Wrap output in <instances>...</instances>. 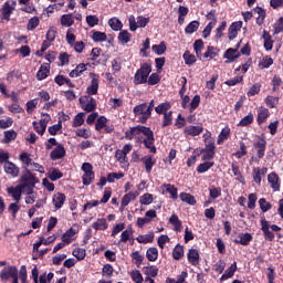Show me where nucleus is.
Listing matches in <instances>:
<instances>
[{"mask_svg":"<svg viewBox=\"0 0 283 283\" xmlns=\"http://www.w3.org/2000/svg\"><path fill=\"white\" fill-rule=\"evenodd\" d=\"M19 186L21 187V192L25 193V196L34 193V186L30 184H20Z\"/></svg>","mask_w":283,"mask_h":283,"instance_id":"nucleus-54","label":"nucleus"},{"mask_svg":"<svg viewBox=\"0 0 283 283\" xmlns=\"http://www.w3.org/2000/svg\"><path fill=\"white\" fill-rule=\"evenodd\" d=\"M115 158L119 161L122 169H127L129 167V161H127V155L122 153L120 149L116 150Z\"/></svg>","mask_w":283,"mask_h":283,"instance_id":"nucleus-20","label":"nucleus"},{"mask_svg":"<svg viewBox=\"0 0 283 283\" xmlns=\"http://www.w3.org/2000/svg\"><path fill=\"white\" fill-rule=\"evenodd\" d=\"M169 222L170 224H172V227H175V231H180V229H182V222L180 221V219H178V216L172 214L169 218Z\"/></svg>","mask_w":283,"mask_h":283,"instance_id":"nucleus-46","label":"nucleus"},{"mask_svg":"<svg viewBox=\"0 0 283 283\" xmlns=\"http://www.w3.org/2000/svg\"><path fill=\"white\" fill-rule=\"evenodd\" d=\"M138 123H147V119L151 117L150 108L147 106V103L139 104L133 109Z\"/></svg>","mask_w":283,"mask_h":283,"instance_id":"nucleus-3","label":"nucleus"},{"mask_svg":"<svg viewBox=\"0 0 283 283\" xmlns=\"http://www.w3.org/2000/svg\"><path fill=\"white\" fill-rule=\"evenodd\" d=\"M82 178H83V185H85L86 187L90 186V184L94 181V171L84 172Z\"/></svg>","mask_w":283,"mask_h":283,"instance_id":"nucleus-63","label":"nucleus"},{"mask_svg":"<svg viewBox=\"0 0 283 283\" xmlns=\"http://www.w3.org/2000/svg\"><path fill=\"white\" fill-rule=\"evenodd\" d=\"M229 136H231V128L224 127L218 136L217 144L222 145L224 140H228Z\"/></svg>","mask_w":283,"mask_h":283,"instance_id":"nucleus-34","label":"nucleus"},{"mask_svg":"<svg viewBox=\"0 0 283 283\" xmlns=\"http://www.w3.org/2000/svg\"><path fill=\"white\" fill-rule=\"evenodd\" d=\"M208 19L212 20L211 22L208 23V25L203 29L202 36L203 39H207L209 34H211V30L216 28V15L213 13H208Z\"/></svg>","mask_w":283,"mask_h":283,"instance_id":"nucleus-13","label":"nucleus"},{"mask_svg":"<svg viewBox=\"0 0 283 283\" xmlns=\"http://www.w3.org/2000/svg\"><path fill=\"white\" fill-rule=\"evenodd\" d=\"M161 189H165V191L170 195L172 200H178V189L176 188V186L171 184H166L161 186Z\"/></svg>","mask_w":283,"mask_h":283,"instance_id":"nucleus-28","label":"nucleus"},{"mask_svg":"<svg viewBox=\"0 0 283 283\" xmlns=\"http://www.w3.org/2000/svg\"><path fill=\"white\" fill-rule=\"evenodd\" d=\"M269 169L266 168H254L253 169V180L256 182V185H260L262 182V178H264L268 174Z\"/></svg>","mask_w":283,"mask_h":283,"instance_id":"nucleus-17","label":"nucleus"},{"mask_svg":"<svg viewBox=\"0 0 283 283\" xmlns=\"http://www.w3.org/2000/svg\"><path fill=\"white\" fill-rule=\"evenodd\" d=\"M129 30L130 32H136L138 28H146L147 23H149V18H145L143 15L136 17L129 15L128 17Z\"/></svg>","mask_w":283,"mask_h":283,"instance_id":"nucleus-4","label":"nucleus"},{"mask_svg":"<svg viewBox=\"0 0 283 283\" xmlns=\"http://www.w3.org/2000/svg\"><path fill=\"white\" fill-rule=\"evenodd\" d=\"M39 23H41L39 17L31 18L28 22V30H36V28H39Z\"/></svg>","mask_w":283,"mask_h":283,"instance_id":"nucleus-62","label":"nucleus"},{"mask_svg":"<svg viewBox=\"0 0 283 283\" xmlns=\"http://www.w3.org/2000/svg\"><path fill=\"white\" fill-rule=\"evenodd\" d=\"M93 41L95 42H103V41H107V34H105V32H101V31H95L92 35Z\"/></svg>","mask_w":283,"mask_h":283,"instance_id":"nucleus-58","label":"nucleus"},{"mask_svg":"<svg viewBox=\"0 0 283 283\" xmlns=\"http://www.w3.org/2000/svg\"><path fill=\"white\" fill-rule=\"evenodd\" d=\"M198 28H200V22L192 21L186 27L185 32L186 34H193V32L198 31Z\"/></svg>","mask_w":283,"mask_h":283,"instance_id":"nucleus-43","label":"nucleus"},{"mask_svg":"<svg viewBox=\"0 0 283 283\" xmlns=\"http://www.w3.org/2000/svg\"><path fill=\"white\" fill-rule=\"evenodd\" d=\"M188 261L192 266H198L200 264V253L197 249H190L188 252Z\"/></svg>","mask_w":283,"mask_h":283,"instance_id":"nucleus-15","label":"nucleus"},{"mask_svg":"<svg viewBox=\"0 0 283 283\" xmlns=\"http://www.w3.org/2000/svg\"><path fill=\"white\" fill-rule=\"evenodd\" d=\"M142 163L145 165V169L147 174H151V169L156 165V158H153L151 155H147L142 158Z\"/></svg>","mask_w":283,"mask_h":283,"instance_id":"nucleus-19","label":"nucleus"},{"mask_svg":"<svg viewBox=\"0 0 283 283\" xmlns=\"http://www.w3.org/2000/svg\"><path fill=\"white\" fill-rule=\"evenodd\" d=\"M118 41H120V43H129V41H132V34L126 30H123L118 34Z\"/></svg>","mask_w":283,"mask_h":283,"instance_id":"nucleus-55","label":"nucleus"},{"mask_svg":"<svg viewBox=\"0 0 283 283\" xmlns=\"http://www.w3.org/2000/svg\"><path fill=\"white\" fill-rule=\"evenodd\" d=\"M280 32H283V18H280L274 23V34H280Z\"/></svg>","mask_w":283,"mask_h":283,"instance_id":"nucleus-64","label":"nucleus"},{"mask_svg":"<svg viewBox=\"0 0 283 283\" xmlns=\"http://www.w3.org/2000/svg\"><path fill=\"white\" fill-rule=\"evenodd\" d=\"M48 178L55 182V180H60V178H63V172L56 168H51L48 172Z\"/></svg>","mask_w":283,"mask_h":283,"instance_id":"nucleus-36","label":"nucleus"},{"mask_svg":"<svg viewBox=\"0 0 283 283\" xmlns=\"http://www.w3.org/2000/svg\"><path fill=\"white\" fill-rule=\"evenodd\" d=\"M261 230L263 231L266 240L273 241L275 234L271 231L269 221H266V219L261 220Z\"/></svg>","mask_w":283,"mask_h":283,"instance_id":"nucleus-14","label":"nucleus"},{"mask_svg":"<svg viewBox=\"0 0 283 283\" xmlns=\"http://www.w3.org/2000/svg\"><path fill=\"white\" fill-rule=\"evenodd\" d=\"M269 118V111L264 107L258 109V122L264 123Z\"/></svg>","mask_w":283,"mask_h":283,"instance_id":"nucleus-42","label":"nucleus"},{"mask_svg":"<svg viewBox=\"0 0 283 283\" xmlns=\"http://www.w3.org/2000/svg\"><path fill=\"white\" fill-rule=\"evenodd\" d=\"M171 109V104L168 102L159 104L156 108L155 112L157 114H167Z\"/></svg>","mask_w":283,"mask_h":283,"instance_id":"nucleus-44","label":"nucleus"},{"mask_svg":"<svg viewBox=\"0 0 283 283\" xmlns=\"http://www.w3.org/2000/svg\"><path fill=\"white\" fill-rule=\"evenodd\" d=\"M213 167V161H206L203 164H200L197 168L198 174H205L209 171Z\"/></svg>","mask_w":283,"mask_h":283,"instance_id":"nucleus-53","label":"nucleus"},{"mask_svg":"<svg viewBox=\"0 0 283 283\" xmlns=\"http://www.w3.org/2000/svg\"><path fill=\"white\" fill-rule=\"evenodd\" d=\"M193 50H195L198 59H202V50H205V42H202V40L195 41Z\"/></svg>","mask_w":283,"mask_h":283,"instance_id":"nucleus-39","label":"nucleus"},{"mask_svg":"<svg viewBox=\"0 0 283 283\" xmlns=\"http://www.w3.org/2000/svg\"><path fill=\"white\" fill-rule=\"evenodd\" d=\"M107 219L105 218H101V219H97L95 222H93L92 224V228L95 230V231H105L107 230Z\"/></svg>","mask_w":283,"mask_h":283,"instance_id":"nucleus-26","label":"nucleus"},{"mask_svg":"<svg viewBox=\"0 0 283 283\" xmlns=\"http://www.w3.org/2000/svg\"><path fill=\"white\" fill-rule=\"evenodd\" d=\"M263 39L265 50H273V40H271V35L269 34V32L263 31Z\"/></svg>","mask_w":283,"mask_h":283,"instance_id":"nucleus-47","label":"nucleus"},{"mask_svg":"<svg viewBox=\"0 0 283 283\" xmlns=\"http://www.w3.org/2000/svg\"><path fill=\"white\" fill-rule=\"evenodd\" d=\"M238 48H240V42L237 44V49H228L224 53V57L228 59L227 63H233L235 59L240 57V51H238Z\"/></svg>","mask_w":283,"mask_h":283,"instance_id":"nucleus-11","label":"nucleus"},{"mask_svg":"<svg viewBox=\"0 0 283 283\" xmlns=\"http://www.w3.org/2000/svg\"><path fill=\"white\" fill-rule=\"evenodd\" d=\"M85 113H78L73 119V127H81L85 123Z\"/></svg>","mask_w":283,"mask_h":283,"instance_id":"nucleus-57","label":"nucleus"},{"mask_svg":"<svg viewBox=\"0 0 283 283\" xmlns=\"http://www.w3.org/2000/svg\"><path fill=\"white\" fill-rule=\"evenodd\" d=\"M268 181L271 185L273 191H280V177H277V175L274 172L270 174L268 176Z\"/></svg>","mask_w":283,"mask_h":283,"instance_id":"nucleus-23","label":"nucleus"},{"mask_svg":"<svg viewBox=\"0 0 283 283\" xmlns=\"http://www.w3.org/2000/svg\"><path fill=\"white\" fill-rule=\"evenodd\" d=\"M38 105H39V99H36V98H33V99L27 102V113L33 114L34 111L36 109Z\"/></svg>","mask_w":283,"mask_h":283,"instance_id":"nucleus-50","label":"nucleus"},{"mask_svg":"<svg viewBox=\"0 0 283 283\" xmlns=\"http://www.w3.org/2000/svg\"><path fill=\"white\" fill-rule=\"evenodd\" d=\"M87 71V66L85 64H78L74 70L70 72L71 78H78L83 74V72Z\"/></svg>","mask_w":283,"mask_h":283,"instance_id":"nucleus-31","label":"nucleus"},{"mask_svg":"<svg viewBox=\"0 0 283 283\" xmlns=\"http://www.w3.org/2000/svg\"><path fill=\"white\" fill-rule=\"evenodd\" d=\"M133 237H134V230L132 228H127L122 232L118 244L127 243L128 240H132Z\"/></svg>","mask_w":283,"mask_h":283,"instance_id":"nucleus-27","label":"nucleus"},{"mask_svg":"<svg viewBox=\"0 0 283 283\" xmlns=\"http://www.w3.org/2000/svg\"><path fill=\"white\" fill-rule=\"evenodd\" d=\"M7 192L9 193V196H11L13 198V200H15V202H19V200H21V187L18 185L15 187H9L7 188Z\"/></svg>","mask_w":283,"mask_h":283,"instance_id":"nucleus-25","label":"nucleus"},{"mask_svg":"<svg viewBox=\"0 0 283 283\" xmlns=\"http://www.w3.org/2000/svg\"><path fill=\"white\" fill-rule=\"evenodd\" d=\"M19 275V270H17L15 266H6L1 272H0V280L1 282H8V280H13Z\"/></svg>","mask_w":283,"mask_h":283,"instance_id":"nucleus-6","label":"nucleus"},{"mask_svg":"<svg viewBox=\"0 0 283 283\" xmlns=\"http://www.w3.org/2000/svg\"><path fill=\"white\" fill-rule=\"evenodd\" d=\"M108 25L109 28H112V30H114L115 32H118L120 30H123V22H120V20H118V18H112L108 20Z\"/></svg>","mask_w":283,"mask_h":283,"instance_id":"nucleus-35","label":"nucleus"},{"mask_svg":"<svg viewBox=\"0 0 283 283\" xmlns=\"http://www.w3.org/2000/svg\"><path fill=\"white\" fill-rule=\"evenodd\" d=\"M254 12H256V14H259V17L256 18L258 25H262V23H264V19H266V12L264 11V9H262L260 7L254 9Z\"/></svg>","mask_w":283,"mask_h":283,"instance_id":"nucleus-45","label":"nucleus"},{"mask_svg":"<svg viewBox=\"0 0 283 283\" xmlns=\"http://www.w3.org/2000/svg\"><path fill=\"white\" fill-rule=\"evenodd\" d=\"M139 202L140 205H151L154 202V195L151 193H144L143 196L139 197Z\"/></svg>","mask_w":283,"mask_h":283,"instance_id":"nucleus-48","label":"nucleus"},{"mask_svg":"<svg viewBox=\"0 0 283 283\" xmlns=\"http://www.w3.org/2000/svg\"><path fill=\"white\" fill-rule=\"evenodd\" d=\"M130 277L135 283H143V274L138 270H133L130 272Z\"/></svg>","mask_w":283,"mask_h":283,"instance_id":"nucleus-59","label":"nucleus"},{"mask_svg":"<svg viewBox=\"0 0 283 283\" xmlns=\"http://www.w3.org/2000/svg\"><path fill=\"white\" fill-rule=\"evenodd\" d=\"M146 256L149 260V262H156L158 260V249L149 248L146 252Z\"/></svg>","mask_w":283,"mask_h":283,"instance_id":"nucleus-41","label":"nucleus"},{"mask_svg":"<svg viewBox=\"0 0 283 283\" xmlns=\"http://www.w3.org/2000/svg\"><path fill=\"white\" fill-rule=\"evenodd\" d=\"M149 74H151V65L145 63L140 66V69L137 70L134 76V84L135 85H144V83H147L149 78Z\"/></svg>","mask_w":283,"mask_h":283,"instance_id":"nucleus-1","label":"nucleus"},{"mask_svg":"<svg viewBox=\"0 0 283 283\" xmlns=\"http://www.w3.org/2000/svg\"><path fill=\"white\" fill-rule=\"evenodd\" d=\"M179 198L182 202H186L187 205H196V197H193L191 193L181 192L179 195Z\"/></svg>","mask_w":283,"mask_h":283,"instance_id":"nucleus-37","label":"nucleus"},{"mask_svg":"<svg viewBox=\"0 0 283 283\" xmlns=\"http://www.w3.org/2000/svg\"><path fill=\"white\" fill-rule=\"evenodd\" d=\"M90 76L92 81H91V85L86 88V92L88 96H94L98 94V75L94 73H90Z\"/></svg>","mask_w":283,"mask_h":283,"instance_id":"nucleus-8","label":"nucleus"},{"mask_svg":"<svg viewBox=\"0 0 283 283\" xmlns=\"http://www.w3.org/2000/svg\"><path fill=\"white\" fill-rule=\"evenodd\" d=\"M3 168L6 174H9V176H12V178H17V176H19V167L12 164V161H6Z\"/></svg>","mask_w":283,"mask_h":283,"instance_id":"nucleus-16","label":"nucleus"},{"mask_svg":"<svg viewBox=\"0 0 283 283\" xmlns=\"http://www.w3.org/2000/svg\"><path fill=\"white\" fill-rule=\"evenodd\" d=\"M80 105L85 112H94L96 109V99L90 95L80 97Z\"/></svg>","mask_w":283,"mask_h":283,"instance_id":"nucleus-5","label":"nucleus"},{"mask_svg":"<svg viewBox=\"0 0 283 283\" xmlns=\"http://www.w3.org/2000/svg\"><path fill=\"white\" fill-rule=\"evenodd\" d=\"M61 25L63 28H72L74 25V15L72 13L63 14L61 17Z\"/></svg>","mask_w":283,"mask_h":283,"instance_id":"nucleus-32","label":"nucleus"},{"mask_svg":"<svg viewBox=\"0 0 283 283\" xmlns=\"http://www.w3.org/2000/svg\"><path fill=\"white\" fill-rule=\"evenodd\" d=\"M139 134H143V136H145L143 140L145 148L150 149V154H156V146H154L156 139L154 138V132L151 130V128L142 126Z\"/></svg>","mask_w":283,"mask_h":283,"instance_id":"nucleus-2","label":"nucleus"},{"mask_svg":"<svg viewBox=\"0 0 283 283\" xmlns=\"http://www.w3.org/2000/svg\"><path fill=\"white\" fill-rule=\"evenodd\" d=\"M240 30H242V21L233 22L230 25L228 31V38L230 39V41H233V39L238 36V32H240Z\"/></svg>","mask_w":283,"mask_h":283,"instance_id":"nucleus-9","label":"nucleus"},{"mask_svg":"<svg viewBox=\"0 0 283 283\" xmlns=\"http://www.w3.org/2000/svg\"><path fill=\"white\" fill-rule=\"evenodd\" d=\"M50 75V64H42L36 73L38 81H45V77Z\"/></svg>","mask_w":283,"mask_h":283,"instance_id":"nucleus-24","label":"nucleus"},{"mask_svg":"<svg viewBox=\"0 0 283 283\" xmlns=\"http://www.w3.org/2000/svg\"><path fill=\"white\" fill-rule=\"evenodd\" d=\"M251 240H253V237L251 235V233H241L238 235L235 243L247 247L249 244V242H251Z\"/></svg>","mask_w":283,"mask_h":283,"instance_id":"nucleus-30","label":"nucleus"},{"mask_svg":"<svg viewBox=\"0 0 283 283\" xmlns=\"http://www.w3.org/2000/svg\"><path fill=\"white\" fill-rule=\"evenodd\" d=\"M151 50L153 52H155V54H158L160 56L164 52L167 51V45L165 44V42H160L158 45H153Z\"/></svg>","mask_w":283,"mask_h":283,"instance_id":"nucleus-52","label":"nucleus"},{"mask_svg":"<svg viewBox=\"0 0 283 283\" xmlns=\"http://www.w3.org/2000/svg\"><path fill=\"white\" fill-rule=\"evenodd\" d=\"M238 271V263L233 262L226 271L224 273L221 275V282L224 280H229L231 277H233V275H235V272Z\"/></svg>","mask_w":283,"mask_h":283,"instance_id":"nucleus-18","label":"nucleus"},{"mask_svg":"<svg viewBox=\"0 0 283 283\" xmlns=\"http://www.w3.org/2000/svg\"><path fill=\"white\" fill-rule=\"evenodd\" d=\"M138 198V192H128L122 198L120 209L124 210L129 202L136 200Z\"/></svg>","mask_w":283,"mask_h":283,"instance_id":"nucleus-21","label":"nucleus"},{"mask_svg":"<svg viewBox=\"0 0 283 283\" xmlns=\"http://www.w3.org/2000/svg\"><path fill=\"white\" fill-rule=\"evenodd\" d=\"M154 232H148L147 234H139L136 240L139 244H149V242H154Z\"/></svg>","mask_w":283,"mask_h":283,"instance_id":"nucleus-29","label":"nucleus"},{"mask_svg":"<svg viewBox=\"0 0 283 283\" xmlns=\"http://www.w3.org/2000/svg\"><path fill=\"white\" fill-rule=\"evenodd\" d=\"M65 156V148L63 146H56L51 153L52 160H59Z\"/></svg>","mask_w":283,"mask_h":283,"instance_id":"nucleus-33","label":"nucleus"},{"mask_svg":"<svg viewBox=\"0 0 283 283\" xmlns=\"http://www.w3.org/2000/svg\"><path fill=\"white\" fill-rule=\"evenodd\" d=\"M184 60L186 65H193L196 63V55L190 54L188 51L184 53Z\"/></svg>","mask_w":283,"mask_h":283,"instance_id":"nucleus-61","label":"nucleus"},{"mask_svg":"<svg viewBox=\"0 0 283 283\" xmlns=\"http://www.w3.org/2000/svg\"><path fill=\"white\" fill-rule=\"evenodd\" d=\"M78 233V226H73L70 230H67L63 235H62V242L65 244H70L72 242L74 235Z\"/></svg>","mask_w":283,"mask_h":283,"instance_id":"nucleus-10","label":"nucleus"},{"mask_svg":"<svg viewBox=\"0 0 283 283\" xmlns=\"http://www.w3.org/2000/svg\"><path fill=\"white\" fill-rule=\"evenodd\" d=\"M202 132H205V127L202 126V124L197 126L189 125L184 128V134L186 136H191L192 138H195V136H200Z\"/></svg>","mask_w":283,"mask_h":283,"instance_id":"nucleus-7","label":"nucleus"},{"mask_svg":"<svg viewBox=\"0 0 283 283\" xmlns=\"http://www.w3.org/2000/svg\"><path fill=\"white\" fill-rule=\"evenodd\" d=\"M172 258L174 260H181V258H185V248L180 244L176 245L172 251Z\"/></svg>","mask_w":283,"mask_h":283,"instance_id":"nucleus-38","label":"nucleus"},{"mask_svg":"<svg viewBox=\"0 0 283 283\" xmlns=\"http://www.w3.org/2000/svg\"><path fill=\"white\" fill-rule=\"evenodd\" d=\"M65 195L63 192H55L52 198V202L55 209H62L63 205H65Z\"/></svg>","mask_w":283,"mask_h":283,"instance_id":"nucleus-12","label":"nucleus"},{"mask_svg":"<svg viewBox=\"0 0 283 283\" xmlns=\"http://www.w3.org/2000/svg\"><path fill=\"white\" fill-rule=\"evenodd\" d=\"M21 185H31V186L36 185V178H34V175H32V172H30V170H25L23 172Z\"/></svg>","mask_w":283,"mask_h":283,"instance_id":"nucleus-22","label":"nucleus"},{"mask_svg":"<svg viewBox=\"0 0 283 283\" xmlns=\"http://www.w3.org/2000/svg\"><path fill=\"white\" fill-rule=\"evenodd\" d=\"M255 147L258 148V157L264 158V151L266 149V142L260 140L255 144Z\"/></svg>","mask_w":283,"mask_h":283,"instance_id":"nucleus-49","label":"nucleus"},{"mask_svg":"<svg viewBox=\"0 0 283 283\" xmlns=\"http://www.w3.org/2000/svg\"><path fill=\"white\" fill-rule=\"evenodd\" d=\"M187 276H188V273L184 271L177 276V280L167 279L166 283H187Z\"/></svg>","mask_w":283,"mask_h":283,"instance_id":"nucleus-40","label":"nucleus"},{"mask_svg":"<svg viewBox=\"0 0 283 283\" xmlns=\"http://www.w3.org/2000/svg\"><path fill=\"white\" fill-rule=\"evenodd\" d=\"M12 10H14V7L10 6V2H6L2 7V14L4 19H10V15L12 14Z\"/></svg>","mask_w":283,"mask_h":283,"instance_id":"nucleus-56","label":"nucleus"},{"mask_svg":"<svg viewBox=\"0 0 283 283\" xmlns=\"http://www.w3.org/2000/svg\"><path fill=\"white\" fill-rule=\"evenodd\" d=\"M144 273L147 276L156 277V275H158V268H156V265L145 266L144 268Z\"/></svg>","mask_w":283,"mask_h":283,"instance_id":"nucleus-51","label":"nucleus"},{"mask_svg":"<svg viewBox=\"0 0 283 283\" xmlns=\"http://www.w3.org/2000/svg\"><path fill=\"white\" fill-rule=\"evenodd\" d=\"M205 59H216L218 56V49L208 46L207 52L203 54Z\"/></svg>","mask_w":283,"mask_h":283,"instance_id":"nucleus-60","label":"nucleus"}]
</instances>
